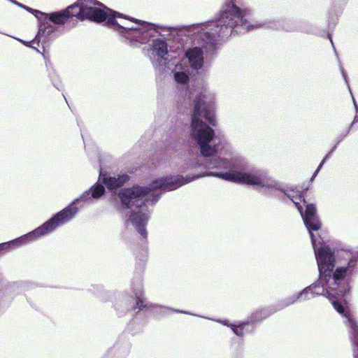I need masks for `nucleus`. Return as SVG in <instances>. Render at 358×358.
Segmentation results:
<instances>
[{"label": "nucleus", "instance_id": "obj_1", "mask_svg": "<svg viewBox=\"0 0 358 358\" xmlns=\"http://www.w3.org/2000/svg\"><path fill=\"white\" fill-rule=\"evenodd\" d=\"M210 171H215L206 169L203 163L192 159L187 163V167L183 173H189L185 176L171 174L152 180L148 186L134 185L131 187L122 188L130 179L128 174L124 173L112 176L103 173L100 169L98 181L90 189L41 225L16 238V241L20 248L52 234L57 227L73 218L78 212V206L83 208L85 204H92L99 200L105 195L106 188L119 198L120 203L117 210L120 212L123 213L124 210H130L125 215L127 221L132 224L143 238L147 239L146 225L150 217L147 203L150 202L152 206L155 205L164 192L177 189L196 179L209 176L207 173Z\"/></svg>", "mask_w": 358, "mask_h": 358}, {"label": "nucleus", "instance_id": "obj_2", "mask_svg": "<svg viewBox=\"0 0 358 358\" xmlns=\"http://www.w3.org/2000/svg\"><path fill=\"white\" fill-rule=\"evenodd\" d=\"M246 185L283 194L295 205L309 233L319 271L318 279L297 293L296 299L305 301L321 295L328 298L334 309L345 318L344 323L350 334L353 357L358 358V322L351 315L345 299L350 291V278L357 270L358 252L331 249L323 241H320V236L314 234L322 226L315 205L308 203L301 192L287 189L283 184L270 178L267 172L264 180L255 182V179Z\"/></svg>", "mask_w": 358, "mask_h": 358}, {"label": "nucleus", "instance_id": "obj_3", "mask_svg": "<svg viewBox=\"0 0 358 358\" xmlns=\"http://www.w3.org/2000/svg\"><path fill=\"white\" fill-rule=\"evenodd\" d=\"M178 88L185 91L183 104L189 106L191 112L190 138L204 157L206 169H213L208 176L238 184H247L255 179L261 182L265 178L264 169L248 163L244 158L234 156L231 145L222 135H216L213 127L217 124L215 96L203 90L196 93L189 86L191 67L182 62L170 63Z\"/></svg>", "mask_w": 358, "mask_h": 358}, {"label": "nucleus", "instance_id": "obj_4", "mask_svg": "<svg viewBox=\"0 0 358 358\" xmlns=\"http://www.w3.org/2000/svg\"><path fill=\"white\" fill-rule=\"evenodd\" d=\"M250 15V10L239 8L236 5L235 0H227L215 20L173 28V41L177 45L176 52L178 55L180 52L184 54L191 69L199 70L203 66L204 52L213 54L219 38L243 34L258 28L311 33L296 22L285 24V21L280 20H266L252 24L248 20Z\"/></svg>", "mask_w": 358, "mask_h": 358}, {"label": "nucleus", "instance_id": "obj_5", "mask_svg": "<svg viewBox=\"0 0 358 358\" xmlns=\"http://www.w3.org/2000/svg\"><path fill=\"white\" fill-rule=\"evenodd\" d=\"M91 21L103 23L117 33L119 39L131 46L148 43V39L155 34L154 24L131 17L115 11L105 5L94 10L88 15Z\"/></svg>", "mask_w": 358, "mask_h": 358}, {"label": "nucleus", "instance_id": "obj_6", "mask_svg": "<svg viewBox=\"0 0 358 358\" xmlns=\"http://www.w3.org/2000/svg\"><path fill=\"white\" fill-rule=\"evenodd\" d=\"M131 289L133 293L131 295L121 294L118 296L117 301L115 303V309L119 317H122L127 312L136 309L138 310L136 315H139L143 312V314L147 315L152 314L155 317L166 316L167 311L198 316L187 311L148 302L143 296V286L141 278L137 280L136 285H132Z\"/></svg>", "mask_w": 358, "mask_h": 358}, {"label": "nucleus", "instance_id": "obj_7", "mask_svg": "<svg viewBox=\"0 0 358 358\" xmlns=\"http://www.w3.org/2000/svg\"><path fill=\"white\" fill-rule=\"evenodd\" d=\"M80 5L78 0L73 4L69 6L65 10L55 11L50 13L39 10L40 14H36L38 20V32L34 38V43L38 44L41 42L43 44L48 43L52 38L58 37L64 31V25L71 17H76L80 20H90L86 17L80 18L78 13Z\"/></svg>", "mask_w": 358, "mask_h": 358}, {"label": "nucleus", "instance_id": "obj_8", "mask_svg": "<svg viewBox=\"0 0 358 358\" xmlns=\"http://www.w3.org/2000/svg\"><path fill=\"white\" fill-rule=\"evenodd\" d=\"M80 5L78 0L73 4L69 6L65 10L55 11L50 13L39 10L40 14H36L38 20V32L34 38V43L38 44L41 42L43 44L48 43L52 38L58 37L64 31V25L71 17H76L80 20H90L86 17L80 18L78 13Z\"/></svg>", "mask_w": 358, "mask_h": 358}, {"label": "nucleus", "instance_id": "obj_9", "mask_svg": "<svg viewBox=\"0 0 358 358\" xmlns=\"http://www.w3.org/2000/svg\"><path fill=\"white\" fill-rule=\"evenodd\" d=\"M153 30L155 34L148 39L150 44L151 56L150 59L154 68L162 73L166 68L170 69V62L169 61V52L172 51V47L169 45L166 40L162 37L157 30L159 26L154 24Z\"/></svg>", "mask_w": 358, "mask_h": 358}, {"label": "nucleus", "instance_id": "obj_10", "mask_svg": "<svg viewBox=\"0 0 358 358\" xmlns=\"http://www.w3.org/2000/svg\"><path fill=\"white\" fill-rule=\"evenodd\" d=\"M78 4L81 6L78 13L80 18L88 17L94 13V10H98L104 6L97 0H78Z\"/></svg>", "mask_w": 358, "mask_h": 358}, {"label": "nucleus", "instance_id": "obj_11", "mask_svg": "<svg viewBox=\"0 0 358 358\" xmlns=\"http://www.w3.org/2000/svg\"><path fill=\"white\" fill-rule=\"evenodd\" d=\"M273 313L274 311L268 307L258 309L252 313L248 320L251 323V330L250 332H254L255 329V324L267 318Z\"/></svg>", "mask_w": 358, "mask_h": 358}, {"label": "nucleus", "instance_id": "obj_12", "mask_svg": "<svg viewBox=\"0 0 358 358\" xmlns=\"http://www.w3.org/2000/svg\"><path fill=\"white\" fill-rule=\"evenodd\" d=\"M185 140L178 136V133L173 132L169 138L164 142V148L166 150H178L185 143Z\"/></svg>", "mask_w": 358, "mask_h": 358}, {"label": "nucleus", "instance_id": "obj_13", "mask_svg": "<svg viewBox=\"0 0 358 358\" xmlns=\"http://www.w3.org/2000/svg\"><path fill=\"white\" fill-rule=\"evenodd\" d=\"M249 326H251V323L248 320L241 321L238 322L237 324H234L233 327H231V330L236 336L243 337L244 331H245L246 333H250V331L251 329L247 328V327Z\"/></svg>", "mask_w": 358, "mask_h": 358}, {"label": "nucleus", "instance_id": "obj_14", "mask_svg": "<svg viewBox=\"0 0 358 358\" xmlns=\"http://www.w3.org/2000/svg\"><path fill=\"white\" fill-rule=\"evenodd\" d=\"M19 245L16 241V238L11 241L0 243V256L5 255L6 253L18 248ZM2 280V275L0 274V281Z\"/></svg>", "mask_w": 358, "mask_h": 358}, {"label": "nucleus", "instance_id": "obj_15", "mask_svg": "<svg viewBox=\"0 0 358 358\" xmlns=\"http://www.w3.org/2000/svg\"><path fill=\"white\" fill-rule=\"evenodd\" d=\"M327 36H328V38H329V40L331 41V45L333 47V49L334 50V52H335V54H336V55L337 57V59L338 60L339 66H340V71H341V73L342 74V76H343V79H344V80H345V83H346V85L348 86V88L349 91H350V85L348 83L347 74H346L343 67L341 64V62L339 60V58H338V56L336 48L334 46V42H333V40H332V38H331V35L329 33H328Z\"/></svg>", "mask_w": 358, "mask_h": 358}, {"label": "nucleus", "instance_id": "obj_16", "mask_svg": "<svg viewBox=\"0 0 358 358\" xmlns=\"http://www.w3.org/2000/svg\"><path fill=\"white\" fill-rule=\"evenodd\" d=\"M296 301H298V299H296V294L292 295V296L286 298L284 300L280 301L278 303V309H282L287 306H289V305L294 303Z\"/></svg>", "mask_w": 358, "mask_h": 358}, {"label": "nucleus", "instance_id": "obj_17", "mask_svg": "<svg viewBox=\"0 0 358 358\" xmlns=\"http://www.w3.org/2000/svg\"><path fill=\"white\" fill-rule=\"evenodd\" d=\"M53 86L58 90H61L63 88V84L60 79L57 76H49Z\"/></svg>", "mask_w": 358, "mask_h": 358}, {"label": "nucleus", "instance_id": "obj_18", "mask_svg": "<svg viewBox=\"0 0 358 358\" xmlns=\"http://www.w3.org/2000/svg\"><path fill=\"white\" fill-rule=\"evenodd\" d=\"M331 154L328 152L324 157V158L322 159V160L321 161V162L320 163V164L318 165L317 168L316 169V170L315 171V176H317L318 174V173L320 172V169H322V167L323 166V165L324 164V163L330 158Z\"/></svg>", "mask_w": 358, "mask_h": 358}, {"label": "nucleus", "instance_id": "obj_19", "mask_svg": "<svg viewBox=\"0 0 358 358\" xmlns=\"http://www.w3.org/2000/svg\"><path fill=\"white\" fill-rule=\"evenodd\" d=\"M14 38H15L16 40H17L18 41H20L21 43H22L23 45L27 46V47H30L34 50H36L38 52H40V51L36 48H34L33 46H31L30 45V43H31V41H26L23 39H21V38H16V37H14ZM31 43H34V40L31 41ZM38 45H39V43L38 44L37 43H36Z\"/></svg>", "mask_w": 358, "mask_h": 358}, {"label": "nucleus", "instance_id": "obj_20", "mask_svg": "<svg viewBox=\"0 0 358 358\" xmlns=\"http://www.w3.org/2000/svg\"><path fill=\"white\" fill-rule=\"evenodd\" d=\"M357 123H358V113L355 115L353 121L349 125L347 130H349V132H350V130L352 129V128L354 127L356 129V126L357 125Z\"/></svg>", "mask_w": 358, "mask_h": 358}, {"label": "nucleus", "instance_id": "obj_21", "mask_svg": "<svg viewBox=\"0 0 358 358\" xmlns=\"http://www.w3.org/2000/svg\"><path fill=\"white\" fill-rule=\"evenodd\" d=\"M20 287V284L18 282H12L7 285L6 289L9 290L10 292H12V290L18 289Z\"/></svg>", "mask_w": 358, "mask_h": 358}, {"label": "nucleus", "instance_id": "obj_22", "mask_svg": "<svg viewBox=\"0 0 358 358\" xmlns=\"http://www.w3.org/2000/svg\"><path fill=\"white\" fill-rule=\"evenodd\" d=\"M349 134V130H346L345 132L341 133L337 137L338 143H340Z\"/></svg>", "mask_w": 358, "mask_h": 358}, {"label": "nucleus", "instance_id": "obj_23", "mask_svg": "<svg viewBox=\"0 0 358 358\" xmlns=\"http://www.w3.org/2000/svg\"><path fill=\"white\" fill-rule=\"evenodd\" d=\"M217 322L221 323L224 326H227L228 327H230L231 329V327H233L234 323L230 322L228 320H216Z\"/></svg>", "mask_w": 358, "mask_h": 358}, {"label": "nucleus", "instance_id": "obj_24", "mask_svg": "<svg viewBox=\"0 0 358 358\" xmlns=\"http://www.w3.org/2000/svg\"><path fill=\"white\" fill-rule=\"evenodd\" d=\"M340 143H338V141H336V143L334 144V145L332 147V148L329 151V153H331L332 155V153L336 150L338 145H339Z\"/></svg>", "mask_w": 358, "mask_h": 358}, {"label": "nucleus", "instance_id": "obj_25", "mask_svg": "<svg viewBox=\"0 0 358 358\" xmlns=\"http://www.w3.org/2000/svg\"><path fill=\"white\" fill-rule=\"evenodd\" d=\"M350 93L351 94V96H352V101H353V103H354V106H355V104H357V102L353 96V94H352V90H350Z\"/></svg>", "mask_w": 358, "mask_h": 358}, {"label": "nucleus", "instance_id": "obj_26", "mask_svg": "<svg viewBox=\"0 0 358 358\" xmlns=\"http://www.w3.org/2000/svg\"><path fill=\"white\" fill-rule=\"evenodd\" d=\"M49 64H50V60H45V65L48 67Z\"/></svg>", "mask_w": 358, "mask_h": 358}, {"label": "nucleus", "instance_id": "obj_27", "mask_svg": "<svg viewBox=\"0 0 358 358\" xmlns=\"http://www.w3.org/2000/svg\"><path fill=\"white\" fill-rule=\"evenodd\" d=\"M316 176H315V173H314L313 175L312 176L311 178H310V181H313Z\"/></svg>", "mask_w": 358, "mask_h": 358}, {"label": "nucleus", "instance_id": "obj_28", "mask_svg": "<svg viewBox=\"0 0 358 358\" xmlns=\"http://www.w3.org/2000/svg\"><path fill=\"white\" fill-rule=\"evenodd\" d=\"M355 110H356V112H357L356 114H358V105L355 104Z\"/></svg>", "mask_w": 358, "mask_h": 358}, {"label": "nucleus", "instance_id": "obj_29", "mask_svg": "<svg viewBox=\"0 0 358 358\" xmlns=\"http://www.w3.org/2000/svg\"><path fill=\"white\" fill-rule=\"evenodd\" d=\"M128 353H129V345L127 344V349H126V354H128Z\"/></svg>", "mask_w": 358, "mask_h": 358}, {"label": "nucleus", "instance_id": "obj_30", "mask_svg": "<svg viewBox=\"0 0 358 358\" xmlns=\"http://www.w3.org/2000/svg\"><path fill=\"white\" fill-rule=\"evenodd\" d=\"M356 129H358V123H357V125L356 126Z\"/></svg>", "mask_w": 358, "mask_h": 358}]
</instances>
